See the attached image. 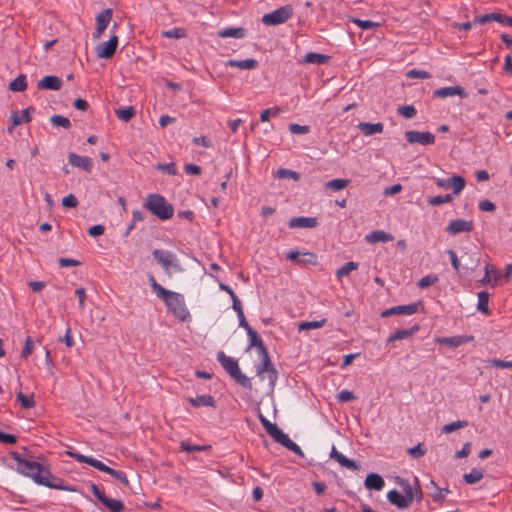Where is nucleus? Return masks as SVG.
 Masks as SVG:
<instances>
[{
    "instance_id": "20e7f679",
    "label": "nucleus",
    "mask_w": 512,
    "mask_h": 512,
    "mask_svg": "<svg viewBox=\"0 0 512 512\" xmlns=\"http://www.w3.org/2000/svg\"><path fill=\"white\" fill-rule=\"evenodd\" d=\"M217 361L237 384L248 390L253 389L251 380L241 372L236 359L229 357L223 351H220L217 353Z\"/></svg>"
},
{
    "instance_id": "864d4df0",
    "label": "nucleus",
    "mask_w": 512,
    "mask_h": 512,
    "mask_svg": "<svg viewBox=\"0 0 512 512\" xmlns=\"http://www.w3.org/2000/svg\"><path fill=\"white\" fill-rule=\"evenodd\" d=\"M280 112H281V108L280 107H273V108H269V109H264L260 113V121L261 122H266V121L269 120L270 115L277 116Z\"/></svg>"
},
{
    "instance_id": "473e14b6",
    "label": "nucleus",
    "mask_w": 512,
    "mask_h": 512,
    "mask_svg": "<svg viewBox=\"0 0 512 512\" xmlns=\"http://www.w3.org/2000/svg\"><path fill=\"white\" fill-rule=\"evenodd\" d=\"M484 477V471L482 468H473L469 473L463 475V480L467 484H475Z\"/></svg>"
},
{
    "instance_id": "7c9ffc66",
    "label": "nucleus",
    "mask_w": 512,
    "mask_h": 512,
    "mask_svg": "<svg viewBox=\"0 0 512 512\" xmlns=\"http://www.w3.org/2000/svg\"><path fill=\"white\" fill-rule=\"evenodd\" d=\"M246 35V29L242 27H230L218 31V36L222 38H243Z\"/></svg>"
},
{
    "instance_id": "0eeeda50",
    "label": "nucleus",
    "mask_w": 512,
    "mask_h": 512,
    "mask_svg": "<svg viewBox=\"0 0 512 512\" xmlns=\"http://www.w3.org/2000/svg\"><path fill=\"white\" fill-rule=\"evenodd\" d=\"M154 259L162 266L165 272L169 273L171 269L180 271L181 267L176 259L175 254L170 251L155 249L152 252Z\"/></svg>"
},
{
    "instance_id": "6e6d98bb",
    "label": "nucleus",
    "mask_w": 512,
    "mask_h": 512,
    "mask_svg": "<svg viewBox=\"0 0 512 512\" xmlns=\"http://www.w3.org/2000/svg\"><path fill=\"white\" fill-rule=\"evenodd\" d=\"M277 176L279 178H292L296 181L299 180V178H300L299 173L289 170V169H284V168H281L277 171Z\"/></svg>"
},
{
    "instance_id": "6e6552de",
    "label": "nucleus",
    "mask_w": 512,
    "mask_h": 512,
    "mask_svg": "<svg viewBox=\"0 0 512 512\" xmlns=\"http://www.w3.org/2000/svg\"><path fill=\"white\" fill-rule=\"evenodd\" d=\"M435 184L443 189H452L453 194L458 195L465 188L466 181L460 175H453L447 179L435 178Z\"/></svg>"
},
{
    "instance_id": "a18cd8bd",
    "label": "nucleus",
    "mask_w": 512,
    "mask_h": 512,
    "mask_svg": "<svg viewBox=\"0 0 512 512\" xmlns=\"http://www.w3.org/2000/svg\"><path fill=\"white\" fill-rule=\"evenodd\" d=\"M33 394L28 397L26 395H24L21 391L17 393L16 395V398H17V401L20 402L21 406L24 408V409H29V408H32L35 406V401L33 399Z\"/></svg>"
},
{
    "instance_id": "b1692460",
    "label": "nucleus",
    "mask_w": 512,
    "mask_h": 512,
    "mask_svg": "<svg viewBox=\"0 0 512 512\" xmlns=\"http://www.w3.org/2000/svg\"><path fill=\"white\" fill-rule=\"evenodd\" d=\"M393 239L394 237L390 233H387L383 230H375L365 236V240L371 244L379 242L386 243L392 241Z\"/></svg>"
},
{
    "instance_id": "8fccbe9b",
    "label": "nucleus",
    "mask_w": 512,
    "mask_h": 512,
    "mask_svg": "<svg viewBox=\"0 0 512 512\" xmlns=\"http://www.w3.org/2000/svg\"><path fill=\"white\" fill-rule=\"evenodd\" d=\"M407 453L415 459H418L426 454V449L422 443L417 444L407 450Z\"/></svg>"
},
{
    "instance_id": "a211bd4d",
    "label": "nucleus",
    "mask_w": 512,
    "mask_h": 512,
    "mask_svg": "<svg viewBox=\"0 0 512 512\" xmlns=\"http://www.w3.org/2000/svg\"><path fill=\"white\" fill-rule=\"evenodd\" d=\"M318 225L316 217H294L289 220L288 226L291 229L294 228H314Z\"/></svg>"
},
{
    "instance_id": "2eb2a0df",
    "label": "nucleus",
    "mask_w": 512,
    "mask_h": 512,
    "mask_svg": "<svg viewBox=\"0 0 512 512\" xmlns=\"http://www.w3.org/2000/svg\"><path fill=\"white\" fill-rule=\"evenodd\" d=\"M455 95H458L461 98L467 97V93H466L465 89L462 86H458V85L442 87V88L436 89L433 92V96L437 97V98H447V97H452Z\"/></svg>"
},
{
    "instance_id": "58836bf2",
    "label": "nucleus",
    "mask_w": 512,
    "mask_h": 512,
    "mask_svg": "<svg viewBox=\"0 0 512 512\" xmlns=\"http://www.w3.org/2000/svg\"><path fill=\"white\" fill-rule=\"evenodd\" d=\"M358 265V263L353 261L346 262L336 271L337 278L342 279L344 276H347L351 271L357 270Z\"/></svg>"
},
{
    "instance_id": "69168bd1",
    "label": "nucleus",
    "mask_w": 512,
    "mask_h": 512,
    "mask_svg": "<svg viewBox=\"0 0 512 512\" xmlns=\"http://www.w3.org/2000/svg\"><path fill=\"white\" fill-rule=\"evenodd\" d=\"M479 209L484 212H493L496 210V205L490 200H483L479 203Z\"/></svg>"
},
{
    "instance_id": "393cba45",
    "label": "nucleus",
    "mask_w": 512,
    "mask_h": 512,
    "mask_svg": "<svg viewBox=\"0 0 512 512\" xmlns=\"http://www.w3.org/2000/svg\"><path fill=\"white\" fill-rule=\"evenodd\" d=\"M357 128L365 135L370 136L376 133H382L384 129V125L381 122L377 123H369V122H360L357 125Z\"/></svg>"
},
{
    "instance_id": "13d9d810",
    "label": "nucleus",
    "mask_w": 512,
    "mask_h": 512,
    "mask_svg": "<svg viewBox=\"0 0 512 512\" xmlns=\"http://www.w3.org/2000/svg\"><path fill=\"white\" fill-rule=\"evenodd\" d=\"M289 131L292 134H306L310 131V127L308 125H299L297 123H291L289 125Z\"/></svg>"
},
{
    "instance_id": "774afa93",
    "label": "nucleus",
    "mask_w": 512,
    "mask_h": 512,
    "mask_svg": "<svg viewBox=\"0 0 512 512\" xmlns=\"http://www.w3.org/2000/svg\"><path fill=\"white\" fill-rule=\"evenodd\" d=\"M274 440L277 443L284 446L285 448H287L290 445V443L292 442V440L289 438V436L287 434H285L283 431H281V433H279V435L277 437H275Z\"/></svg>"
},
{
    "instance_id": "680f3d73",
    "label": "nucleus",
    "mask_w": 512,
    "mask_h": 512,
    "mask_svg": "<svg viewBox=\"0 0 512 512\" xmlns=\"http://www.w3.org/2000/svg\"><path fill=\"white\" fill-rule=\"evenodd\" d=\"M472 444L471 442L464 443L461 450L457 451L454 455L456 459L467 457L471 453Z\"/></svg>"
},
{
    "instance_id": "f3484780",
    "label": "nucleus",
    "mask_w": 512,
    "mask_h": 512,
    "mask_svg": "<svg viewBox=\"0 0 512 512\" xmlns=\"http://www.w3.org/2000/svg\"><path fill=\"white\" fill-rule=\"evenodd\" d=\"M62 84L63 82L58 76L47 75L38 82L37 87L40 90L58 91L61 89Z\"/></svg>"
},
{
    "instance_id": "ea45409f",
    "label": "nucleus",
    "mask_w": 512,
    "mask_h": 512,
    "mask_svg": "<svg viewBox=\"0 0 512 512\" xmlns=\"http://www.w3.org/2000/svg\"><path fill=\"white\" fill-rule=\"evenodd\" d=\"M466 426H468V422L466 420H457L444 425L442 427V433L449 434L458 429L465 428Z\"/></svg>"
},
{
    "instance_id": "2f4dec72",
    "label": "nucleus",
    "mask_w": 512,
    "mask_h": 512,
    "mask_svg": "<svg viewBox=\"0 0 512 512\" xmlns=\"http://www.w3.org/2000/svg\"><path fill=\"white\" fill-rule=\"evenodd\" d=\"M101 503L111 512H122L125 509L124 503L121 500L109 498L107 496L102 499Z\"/></svg>"
},
{
    "instance_id": "4468645a",
    "label": "nucleus",
    "mask_w": 512,
    "mask_h": 512,
    "mask_svg": "<svg viewBox=\"0 0 512 512\" xmlns=\"http://www.w3.org/2000/svg\"><path fill=\"white\" fill-rule=\"evenodd\" d=\"M112 14H113L112 9L107 8L97 15L96 29L93 34V37L95 39L99 38L103 34L105 29L108 27V25L112 19Z\"/></svg>"
},
{
    "instance_id": "c756f323",
    "label": "nucleus",
    "mask_w": 512,
    "mask_h": 512,
    "mask_svg": "<svg viewBox=\"0 0 512 512\" xmlns=\"http://www.w3.org/2000/svg\"><path fill=\"white\" fill-rule=\"evenodd\" d=\"M193 407L210 406L216 407V401L211 395H199L195 398L189 397L187 399Z\"/></svg>"
},
{
    "instance_id": "4be33fe9",
    "label": "nucleus",
    "mask_w": 512,
    "mask_h": 512,
    "mask_svg": "<svg viewBox=\"0 0 512 512\" xmlns=\"http://www.w3.org/2000/svg\"><path fill=\"white\" fill-rule=\"evenodd\" d=\"M384 485L383 478L377 473H369L364 481V486L368 490L380 491Z\"/></svg>"
},
{
    "instance_id": "5fc2aeb1",
    "label": "nucleus",
    "mask_w": 512,
    "mask_h": 512,
    "mask_svg": "<svg viewBox=\"0 0 512 512\" xmlns=\"http://www.w3.org/2000/svg\"><path fill=\"white\" fill-rule=\"evenodd\" d=\"M249 337V346L248 349L251 347H257L259 344H261L263 341L257 334V332L253 329H249V332L247 333Z\"/></svg>"
},
{
    "instance_id": "09e8293b",
    "label": "nucleus",
    "mask_w": 512,
    "mask_h": 512,
    "mask_svg": "<svg viewBox=\"0 0 512 512\" xmlns=\"http://www.w3.org/2000/svg\"><path fill=\"white\" fill-rule=\"evenodd\" d=\"M34 350V342L30 336H27L25 339L24 346L21 351V357L26 359L28 358Z\"/></svg>"
},
{
    "instance_id": "37998d69",
    "label": "nucleus",
    "mask_w": 512,
    "mask_h": 512,
    "mask_svg": "<svg viewBox=\"0 0 512 512\" xmlns=\"http://www.w3.org/2000/svg\"><path fill=\"white\" fill-rule=\"evenodd\" d=\"M50 122L54 126L62 127L64 129H70L71 128L70 120L67 117L62 116V115H57L56 114V115L51 116Z\"/></svg>"
},
{
    "instance_id": "9b49d317",
    "label": "nucleus",
    "mask_w": 512,
    "mask_h": 512,
    "mask_svg": "<svg viewBox=\"0 0 512 512\" xmlns=\"http://www.w3.org/2000/svg\"><path fill=\"white\" fill-rule=\"evenodd\" d=\"M405 137L410 144L433 145L436 141L435 135L431 132L409 130L405 132Z\"/></svg>"
},
{
    "instance_id": "3c124183",
    "label": "nucleus",
    "mask_w": 512,
    "mask_h": 512,
    "mask_svg": "<svg viewBox=\"0 0 512 512\" xmlns=\"http://www.w3.org/2000/svg\"><path fill=\"white\" fill-rule=\"evenodd\" d=\"M352 22L358 25L363 30H369L379 26V23L373 22L371 20H361L358 18H353Z\"/></svg>"
},
{
    "instance_id": "338daca9",
    "label": "nucleus",
    "mask_w": 512,
    "mask_h": 512,
    "mask_svg": "<svg viewBox=\"0 0 512 512\" xmlns=\"http://www.w3.org/2000/svg\"><path fill=\"white\" fill-rule=\"evenodd\" d=\"M274 440L277 443L284 446L285 448H287L290 445V443L292 442V440L289 438V436L287 434H285L283 431H281V433H279V435L277 437H275Z\"/></svg>"
},
{
    "instance_id": "bf43d9fd",
    "label": "nucleus",
    "mask_w": 512,
    "mask_h": 512,
    "mask_svg": "<svg viewBox=\"0 0 512 512\" xmlns=\"http://www.w3.org/2000/svg\"><path fill=\"white\" fill-rule=\"evenodd\" d=\"M408 78H419V79H428L431 77L430 73L424 70L412 69L409 70L406 74Z\"/></svg>"
},
{
    "instance_id": "6ab92c4d",
    "label": "nucleus",
    "mask_w": 512,
    "mask_h": 512,
    "mask_svg": "<svg viewBox=\"0 0 512 512\" xmlns=\"http://www.w3.org/2000/svg\"><path fill=\"white\" fill-rule=\"evenodd\" d=\"M330 457L334 460H336L342 467H345L347 469L357 471L359 469L358 464L346 456H344L342 453L338 452L335 446H332Z\"/></svg>"
},
{
    "instance_id": "052dcab7",
    "label": "nucleus",
    "mask_w": 512,
    "mask_h": 512,
    "mask_svg": "<svg viewBox=\"0 0 512 512\" xmlns=\"http://www.w3.org/2000/svg\"><path fill=\"white\" fill-rule=\"evenodd\" d=\"M337 399L339 402L345 403L356 399V396L352 391L342 390L337 394Z\"/></svg>"
},
{
    "instance_id": "4c0bfd02",
    "label": "nucleus",
    "mask_w": 512,
    "mask_h": 512,
    "mask_svg": "<svg viewBox=\"0 0 512 512\" xmlns=\"http://www.w3.org/2000/svg\"><path fill=\"white\" fill-rule=\"evenodd\" d=\"M349 183H350V180H348V179L337 178V179H332V180L328 181L325 184V187L328 189H331L333 191H340V190L346 188L349 185Z\"/></svg>"
},
{
    "instance_id": "e2e57ef3",
    "label": "nucleus",
    "mask_w": 512,
    "mask_h": 512,
    "mask_svg": "<svg viewBox=\"0 0 512 512\" xmlns=\"http://www.w3.org/2000/svg\"><path fill=\"white\" fill-rule=\"evenodd\" d=\"M105 232V227L101 224L93 225L88 229V234L91 237L101 236Z\"/></svg>"
},
{
    "instance_id": "603ef678",
    "label": "nucleus",
    "mask_w": 512,
    "mask_h": 512,
    "mask_svg": "<svg viewBox=\"0 0 512 512\" xmlns=\"http://www.w3.org/2000/svg\"><path fill=\"white\" fill-rule=\"evenodd\" d=\"M156 169L169 175L177 174V168L175 163H159L157 164Z\"/></svg>"
},
{
    "instance_id": "f03ea898",
    "label": "nucleus",
    "mask_w": 512,
    "mask_h": 512,
    "mask_svg": "<svg viewBox=\"0 0 512 512\" xmlns=\"http://www.w3.org/2000/svg\"><path fill=\"white\" fill-rule=\"evenodd\" d=\"M161 295L158 296L164 301L169 312H171L177 319L184 322L190 318V313L185 306L184 297L177 292L167 289H159Z\"/></svg>"
},
{
    "instance_id": "de8ad7c7",
    "label": "nucleus",
    "mask_w": 512,
    "mask_h": 512,
    "mask_svg": "<svg viewBox=\"0 0 512 512\" xmlns=\"http://www.w3.org/2000/svg\"><path fill=\"white\" fill-rule=\"evenodd\" d=\"M499 18H500V13H487L484 15L477 16L474 19V23L486 24V23H489L492 21L498 22Z\"/></svg>"
},
{
    "instance_id": "cd10ccee",
    "label": "nucleus",
    "mask_w": 512,
    "mask_h": 512,
    "mask_svg": "<svg viewBox=\"0 0 512 512\" xmlns=\"http://www.w3.org/2000/svg\"><path fill=\"white\" fill-rule=\"evenodd\" d=\"M99 471L104 472L112 476L113 478L117 479L119 482H121L124 486L129 487V480L126 476V474L122 471L115 470L106 464L102 462L101 467L99 468Z\"/></svg>"
},
{
    "instance_id": "e433bc0d",
    "label": "nucleus",
    "mask_w": 512,
    "mask_h": 512,
    "mask_svg": "<svg viewBox=\"0 0 512 512\" xmlns=\"http://www.w3.org/2000/svg\"><path fill=\"white\" fill-rule=\"evenodd\" d=\"M327 322L326 318H322L319 321H303L298 324V330L304 331V330H310V329H319L323 327Z\"/></svg>"
},
{
    "instance_id": "412c9836",
    "label": "nucleus",
    "mask_w": 512,
    "mask_h": 512,
    "mask_svg": "<svg viewBox=\"0 0 512 512\" xmlns=\"http://www.w3.org/2000/svg\"><path fill=\"white\" fill-rule=\"evenodd\" d=\"M387 499L399 509H404L411 505L408 499L396 489H392L387 493Z\"/></svg>"
},
{
    "instance_id": "aec40b11",
    "label": "nucleus",
    "mask_w": 512,
    "mask_h": 512,
    "mask_svg": "<svg viewBox=\"0 0 512 512\" xmlns=\"http://www.w3.org/2000/svg\"><path fill=\"white\" fill-rule=\"evenodd\" d=\"M473 340V336L458 335L453 337H441L437 339L440 344L447 345L449 347H459Z\"/></svg>"
},
{
    "instance_id": "c03bdc74",
    "label": "nucleus",
    "mask_w": 512,
    "mask_h": 512,
    "mask_svg": "<svg viewBox=\"0 0 512 512\" xmlns=\"http://www.w3.org/2000/svg\"><path fill=\"white\" fill-rule=\"evenodd\" d=\"M439 280L438 276L436 274H429L424 277H422L418 282L417 286L420 289L427 288L431 285H434Z\"/></svg>"
},
{
    "instance_id": "bb28decb",
    "label": "nucleus",
    "mask_w": 512,
    "mask_h": 512,
    "mask_svg": "<svg viewBox=\"0 0 512 512\" xmlns=\"http://www.w3.org/2000/svg\"><path fill=\"white\" fill-rule=\"evenodd\" d=\"M66 453H67V455H69L73 459L77 460L78 462L86 463V464L94 467L97 470H99V468L101 467L102 462L93 457L86 456V455L80 454L75 451H70V450L67 451Z\"/></svg>"
},
{
    "instance_id": "a19ab883",
    "label": "nucleus",
    "mask_w": 512,
    "mask_h": 512,
    "mask_svg": "<svg viewBox=\"0 0 512 512\" xmlns=\"http://www.w3.org/2000/svg\"><path fill=\"white\" fill-rule=\"evenodd\" d=\"M397 479H398L399 485L403 489L404 496L408 499V501L410 503H412L413 499H414V493H413L412 485L410 484L409 480L401 479V478H397Z\"/></svg>"
},
{
    "instance_id": "49530a36",
    "label": "nucleus",
    "mask_w": 512,
    "mask_h": 512,
    "mask_svg": "<svg viewBox=\"0 0 512 512\" xmlns=\"http://www.w3.org/2000/svg\"><path fill=\"white\" fill-rule=\"evenodd\" d=\"M397 113L406 119H410L417 114V110L413 105H404L397 108Z\"/></svg>"
},
{
    "instance_id": "a878e982",
    "label": "nucleus",
    "mask_w": 512,
    "mask_h": 512,
    "mask_svg": "<svg viewBox=\"0 0 512 512\" xmlns=\"http://www.w3.org/2000/svg\"><path fill=\"white\" fill-rule=\"evenodd\" d=\"M330 60V56L317 53V52H308L303 57L302 62L305 64H315V65H323L327 64Z\"/></svg>"
},
{
    "instance_id": "c9c22d12",
    "label": "nucleus",
    "mask_w": 512,
    "mask_h": 512,
    "mask_svg": "<svg viewBox=\"0 0 512 512\" xmlns=\"http://www.w3.org/2000/svg\"><path fill=\"white\" fill-rule=\"evenodd\" d=\"M489 293L487 291H481L478 293V304H477V309L484 313V314H489V307H488V302H489Z\"/></svg>"
},
{
    "instance_id": "9d476101",
    "label": "nucleus",
    "mask_w": 512,
    "mask_h": 512,
    "mask_svg": "<svg viewBox=\"0 0 512 512\" xmlns=\"http://www.w3.org/2000/svg\"><path fill=\"white\" fill-rule=\"evenodd\" d=\"M422 302H415L408 305L394 306L381 312V317L387 318L393 315H412L419 311Z\"/></svg>"
},
{
    "instance_id": "f257e3e1",
    "label": "nucleus",
    "mask_w": 512,
    "mask_h": 512,
    "mask_svg": "<svg viewBox=\"0 0 512 512\" xmlns=\"http://www.w3.org/2000/svg\"><path fill=\"white\" fill-rule=\"evenodd\" d=\"M10 456L17 462V472L32 478L35 483L52 489L74 491L73 488L64 485L62 479L52 475L49 469L45 468L42 464L36 461L25 460L16 451H11Z\"/></svg>"
},
{
    "instance_id": "5701e85b",
    "label": "nucleus",
    "mask_w": 512,
    "mask_h": 512,
    "mask_svg": "<svg viewBox=\"0 0 512 512\" xmlns=\"http://www.w3.org/2000/svg\"><path fill=\"white\" fill-rule=\"evenodd\" d=\"M420 329V326L418 324H415L411 328L408 329H397L393 333L390 334V336L387 339L388 343L402 340L411 337L414 335L418 330Z\"/></svg>"
},
{
    "instance_id": "1a4fd4ad",
    "label": "nucleus",
    "mask_w": 512,
    "mask_h": 512,
    "mask_svg": "<svg viewBox=\"0 0 512 512\" xmlns=\"http://www.w3.org/2000/svg\"><path fill=\"white\" fill-rule=\"evenodd\" d=\"M118 47V36L113 35L106 41L99 43L95 48V53L98 58L110 59L114 56Z\"/></svg>"
},
{
    "instance_id": "423d86ee",
    "label": "nucleus",
    "mask_w": 512,
    "mask_h": 512,
    "mask_svg": "<svg viewBox=\"0 0 512 512\" xmlns=\"http://www.w3.org/2000/svg\"><path fill=\"white\" fill-rule=\"evenodd\" d=\"M256 372L261 379H268L270 390L273 391L278 379V372L271 362L270 356L261 359V363L256 366Z\"/></svg>"
},
{
    "instance_id": "c85d7f7f",
    "label": "nucleus",
    "mask_w": 512,
    "mask_h": 512,
    "mask_svg": "<svg viewBox=\"0 0 512 512\" xmlns=\"http://www.w3.org/2000/svg\"><path fill=\"white\" fill-rule=\"evenodd\" d=\"M226 66L237 67L242 70H253V69L257 68L258 61L255 59H245V60L230 59L226 62Z\"/></svg>"
},
{
    "instance_id": "39448f33",
    "label": "nucleus",
    "mask_w": 512,
    "mask_h": 512,
    "mask_svg": "<svg viewBox=\"0 0 512 512\" xmlns=\"http://www.w3.org/2000/svg\"><path fill=\"white\" fill-rule=\"evenodd\" d=\"M293 15V8L290 5L282 6L262 17V22L268 26L283 24Z\"/></svg>"
},
{
    "instance_id": "dca6fc26",
    "label": "nucleus",
    "mask_w": 512,
    "mask_h": 512,
    "mask_svg": "<svg viewBox=\"0 0 512 512\" xmlns=\"http://www.w3.org/2000/svg\"><path fill=\"white\" fill-rule=\"evenodd\" d=\"M69 163L77 168H81L86 172H91L93 169V161L88 156H80L74 152L68 155Z\"/></svg>"
},
{
    "instance_id": "f704fd0d",
    "label": "nucleus",
    "mask_w": 512,
    "mask_h": 512,
    "mask_svg": "<svg viewBox=\"0 0 512 512\" xmlns=\"http://www.w3.org/2000/svg\"><path fill=\"white\" fill-rule=\"evenodd\" d=\"M27 88L26 75L20 74L9 84V89L13 92H22Z\"/></svg>"
},
{
    "instance_id": "ddd939ff",
    "label": "nucleus",
    "mask_w": 512,
    "mask_h": 512,
    "mask_svg": "<svg viewBox=\"0 0 512 512\" xmlns=\"http://www.w3.org/2000/svg\"><path fill=\"white\" fill-rule=\"evenodd\" d=\"M474 229V223L472 220L454 219L446 227V232L455 236L462 232H471Z\"/></svg>"
},
{
    "instance_id": "f8f14e48",
    "label": "nucleus",
    "mask_w": 512,
    "mask_h": 512,
    "mask_svg": "<svg viewBox=\"0 0 512 512\" xmlns=\"http://www.w3.org/2000/svg\"><path fill=\"white\" fill-rule=\"evenodd\" d=\"M286 259L296 262L301 265H316L317 264V255L313 252H299L297 249L290 250L286 254Z\"/></svg>"
},
{
    "instance_id": "4d7b16f0",
    "label": "nucleus",
    "mask_w": 512,
    "mask_h": 512,
    "mask_svg": "<svg viewBox=\"0 0 512 512\" xmlns=\"http://www.w3.org/2000/svg\"><path fill=\"white\" fill-rule=\"evenodd\" d=\"M78 205V199L74 194H68L62 199V206L65 208H75Z\"/></svg>"
},
{
    "instance_id": "72a5a7b5",
    "label": "nucleus",
    "mask_w": 512,
    "mask_h": 512,
    "mask_svg": "<svg viewBox=\"0 0 512 512\" xmlns=\"http://www.w3.org/2000/svg\"><path fill=\"white\" fill-rule=\"evenodd\" d=\"M115 114L120 120L129 122L136 115V110L133 106H128L116 109Z\"/></svg>"
},
{
    "instance_id": "7ed1b4c3",
    "label": "nucleus",
    "mask_w": 512,
    "mask_h": 512,
    "mask_svg": "<svg viewBox=\"0 0 512 512\" xmlns=\"http://www.w3.org/2000/svg\"><path fill=\"white\" fill-rule=\"evenodd\" d=\"M143 207L162 221L170 219L174 214L173 205L164 196L157 193L148 194Z\"/></svg>"
},
{
    "instance_id": "79ce46f5",
    "label": "nucleus",
    "mask_w": 512,
    "mask_h": 512,
    "mask_svg": "<svg viewBox=\"0 0 512 512\" xmlns=\"http://www.w3.org/2000/svg\"><path fill=\"white\" fill-rule=\"evenodd\" d=\"M452 199H453V197L451 194H445V195L432 196V197L428 198L427 202H428V205H430V206H439L444 203L451 202Z\"/></svg>"
},
{
    "instance_id": "0e129e2a",
    "label": "nucleus",
    "mask_w": 512,
    "mask_h": 512,
    "mask_svg": "<svg viewBox=\"0 0 512 512\" xmlns=\"http://www.w3.org/2000/svg\"><path fill=\"white\" fill-rule=\"evenodd\" d=\"M0 442L4 444H15L17 442V437L13 434L0 431Z\"/></svg>"
}]
</instances>
